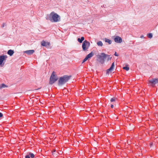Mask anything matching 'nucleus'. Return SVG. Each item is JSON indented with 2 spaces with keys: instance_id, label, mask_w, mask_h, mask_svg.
<instances>
[{
  "instance_id": "f257e3e1",
  "label": "nucleus",
  "mask_w": 158,
  "mask_h": 158,
  "mask_svg": "<svg viewBox=\"0 0 158 158\" xmlns=\"http://www.w3.org/2000/svg\"><path fill=\"white\" fill-rule=\"evenodd\" d=\"M46 19L54 22H57L60 20V16L54 12H52L50 15H48L46 17Z\"/></svg>"
},
{
  "instance_id": "f03ea898",
  "label": "nucleus",
  "mask_w": 158,
  "mask_h": 158,
  "mask_svg": "<svg viewBox=\"0 0 158 158\" xmlns=\"http://www.w3.org/2000/svg\"><path fill=\"white\" fill-rule=\"evenodd\" d=\"M71 76L64 75L60 77L58 82V85L60 86L65 84L70 79Z\"/></svg>"
},
{
  "instance_id": "7ed1b4c3",
  "label": "nucleus",
  "mask_w": 158,
  "mask_h": 158,
  "mask_svg": "<svg viewBox=\"0 0 158 158\" xmlns=\"http://www.w3.org/2000/svg\"><path fill=\"white\" fill-rule=\"evenodd\" d=\"M107 56L105 53L102 52L100 55H97L98 60L102 64H103L104 63L105 60Z\"/></svg>"
},
{
  "instance_id": "20e7f679",
  "label": "nucleus",
  "mask_w": 158,
  "mask_h": 158,
  "mask_svg": "<svg viewBox=\"0 0 158 158\" xmlns=\"http://www.w3.org/2000/svg\"><path fill=\"white\" fill-rule=\"evenodd\" d=\"M55 72L53 71L50 77L49 84L52 85L58 79V77L54 74Z\"/></svg>"
},
{
  "instance_id": "39448f33",
  "label": "nucleus",
  "mask_w": 158,
  "mask_h": 158,
  "mask_svg": "<svg viewBox=\"0 0 158 158\" xmlns=\"http://www.w3.org/2000/svg\"><path fill=\"white\" fill-rule=\"evenodd\" d=\"M7 58V56L6 55H2L0 56V67H3L5 64V62L6 59Z\"/></svg>"
},
{
  "instance_id": "423d86ee",
  "label": "nucleus",
  "mask_w": 158,
  "mask_h": 158,
  "mask_svg": "<svg viewBox=\"0 0 158 158\" xmlns=\"http://www.w3.org/2000/svg\"><path fill=\"white\" fill-rule=\"evenodd\" d=\"M90 45L89 42L85 40L83 41L82 44V48L83 51H85L88 49Z\"/></svg>"
},
{
  "instance_id": "0eeeda50",
  "label": "nucleus",
  "mask_w": 158,
  "mask_h": 158,
  "mask_svg": "<svg viewBox=\"0 0 158 158\" xmlns=\"http://www.w3.org/2000/svg\"><path fill=\"white\" fill-rule=\"evenodd\" d=\"M114 41L117 43H121L122 41V39L119 36H116L114 39Z\"/></svg>"
},
{
  "instance_id": "6e6552de",
  "label": "nucleus",
  "mask_w": 158,
  "mask_h": 158,
  "mask_svg": "<svg viewBox=\"0 0 158 158\" xmlns=\"http://www.w3.org/2000/svg\"><path fill=\"white\" fill-rule=\"evenodd\" d=\"M150 83L155 85L158 83V78H153L149 80Z\"/></svg>"
},
{
  "instance_id": "1a4fd4ad",
  "label": "nucleus",
  "mask_w": 158,
  "mask_h": 158,
  "mask_svg": "<svg viewBox=\"0 0 158 158\" xmlns=\"http://www.w3.org/2000/svg\"><path fill=\"white\" fill-rule=\"evenodd\" d=\"M114 62H113L112 64L111 65L110 68L106 70V73L109 74V72L112 70L114 69Z\"/></svg>"
},
{
  "instance_id": "9d476101",
  "label": "nucleus",
  "mask_w": 158,
  "mask_h": 158,
  "mask_svg": "<svg viewBox=\"0 0 158 158\" xmlns=\"http://www.w3.org/2000/svg\"><path fill=\"white\" fill-rule=\"evenodd\" d=\"M114 62H113L112 64L111 65L110 68L106 70V73L109 74V72L112 70L114 69Z\"/></svg>"
},
{
  "instance_id": "9b49d317",
  "label": "nucleus",
  "mask_w": 158,
  "mask_h": 158,
  "mask_svg": "<svg viewBox=\"0 0 158 158\" xmlns=\"http://www.w3.org/2000/svg\"><path fill=\"white\" fill-rule=\"evenodd\" d=\"M34 50H30L24 51L23 52L24 53L27 54L28 55H30L32 54L34 52Z\"/></svg>"
},
{
  "instance_id": "f8f14e48",
  "label": "nucleus",
  "mask_w": 158,
  "mask_h": 158,
  "mask_svg": "<svg viewBox=\"0 0 158 158\" xmlns=\"http://www.w3.org/2000/svg\"><path fill=\"white\" fill-rule=\"evenodd\" d=\"M41 45L43 46H46L47 45H49L50 43L48 42H46L43 40L41 43Z\"/></svg>"
},
{
  "instance_id": "ddd939ff",
  "label": "nucleus",
  "mask_w": 158,
  "mask_h": 158,
  "mask_svg": "<svg viewBox=\"0 0 158 158\" xmlns=\"http://www.w3.org/2000/svg\"><path fill=\"white\" fill-rule=\"evenodd\" d=\"M94 55V53L92 52H91L90 53L87 55L86 57H87V58L88 59L92 57Z\"/></svg>"
},
{
  "instance_id": "4468645a",
  "label": "nucleus",
  "mask_w": 158,
  "mask_h": 158,
  "mask_svg": "<svg viewBox=\"0 0 158 158\" xmlns=\"http://www.w3.org/2000/svg\"><path fill=\"white\" fill-rule=\"evenodd\" d=\"M8 54L10 56H11L14 53L13 50L11 49L9 50L7 52Z\"/></svg>"
},
{
  "instance_id": "2eb2a0df",
  "label": "nucleus",
  "mask_w": 158,
  "mask_h": 158,
  "mask_svg": "<svg viewBox=\"0 0 158 158\" xmlns=\"http://www.w3.org/2000/svg\"><path fill=\"white\" fill-rule=\"evenodd\" d=\"M104 41L108 43L109 44H110L112 43L111 40L105 38L104 39Z\"/></svg>"
},
{
  "instance_id": "dca6fc26",
  "label": "nucleus",
  "mask_w": 158,
  "mask_h": 158,
  "mask_svg": "<svg viewBox=\"0 0 158 158\" xmlns=\"http://www.w3.org/2000/svg\"><path fill=\"white\" fill-rule=\"evenodd\" d=\"M84 40V37H81V38H78L77 41L80 43H81L82 41Z\"/></svg>"
},
{
  "instance_id": "f3484780",
  "label": "nucleus",
  "mask_w": 158,
  "mask_h": 158,
  "mask_svg": "<svg viewBox=\"0 0 158 158\" xmlns=\"http://www.w3.org/2000/svg\"><path fill=\"white\" fill-rule=\"evenodd\" d=\"M7 87V86L4 84H2L0 85V89Z\"/></svg>"
},
{
  "instance_id": "a211bd4d",
  "label": "nucleus",
  "mask_w": 158,
  "mask_h": 158,
  "mask_svg": "<svg viewBox=\"0 0 158 158\" xmlns=\"http://www.w3.org/2000/svg\"><path fill=\"white\" fill-rule=\"evenodd\" d=\"M97 44L99 46L102 47L103 45V43L101 41H99L97 43Z\"/></svg>"
},
{
  "instance_id": "6ab92c4d",
  "label": "nucleus",
  "mask_w": 158,
  "mask_h": 158,
  "mask_svg": "<svg viewBox=\"0 0 158 158\" xmlns=\"http://www.w3.org/2000/svg\"><path fill=\"white\" fill-rule=\"evenodd\" d=\"M28 154L31 158H33L34 157L35 155L33 153L31 152H29Z\"/></svg>"
},
{
  "instance_id": "aec40b11",
  "label": "nucleus",
  "mask_w": 158,
  "mask_h": 158,
  "mask_svg": "<svg viewBox=\"0 0 158 158\" xmlns=\"http://www.w3.org/2000/svg\"><path fill=\"white\" fill-rule=\"evenodd\" d=\"M148 37L149 38H151L152 37V33H148L147 34Z\"/></svg>"
},
{
  "instance_id": "412c9836",
  "label": "nucleus",
  "mask_w": 158,
  "mask_h": 158,
  "mask_svg": "<svg viewBox=\"0 0 158 158\" xmlns=\"http://www.w3.org/2000/svg\"><path fill=\"white\" fill-rule=\"evenodd\" d=\"M123 68L124 69H125L127 71H128L129 69V68L128 67H127L126 66H125V67H124Z\"/></svg>"
},
{
  "instance_id": "4be33fe9",
  "label": "nucleus",
  "mask_w": 158,
  "mask_h": 158,
  "mask_svg": "<svg viewBox=\"0 0 158 158\" xmlns=\"http://www.w3.org/2000/svg\"><path fill=\"white\" fill-rule=\"evenodd\" d=\"M88 59L87 58V57H85L83 60V62H82V63H83L85 61H86Z\"/></svg>"
},
{
  "instance_id": "5701e85b",
  "label": "nucleus",
  "mask_w": 158,
  "mask_h": 158,
  "mask_svg": "<svg viewBox=\"0 0 158 158\" xmlns=\"http://www.w3.org/2000/svg\"><path fill=\"white\" fill-rule=\"evenodd\" d=\"M115 101V98H111L110 99L111 102H114Z\"/></svg>"
},
{
  "instance_id": "b1692460",
  "label": "nucleus",
  "mask_w": 158,
  "mask_h": 158,
  "mask_svg": "<svg viewBox=\"0 0 158 158\" xmlns=\"http://www.w3.org/2000/svg\"><path fill=\"white\" fill-rule=\"evenodd\" d=\"M25 158H30V156L29 154L26 155L25 157Z\"/></svg>"
},
{
  "instance_id": "393cba45",
  "label": "nucleus",
  "mask_w": 158,
  "mask_h": 158,
  "mask_svg": "<svg viewBox=\"0 0 158 158\" xmlns=\"http://www.w3.org/2000/svg\"><path fill=\"white\" fill-rule=\"evenodd\" d=\"M114 55L116 56H118V55L117 53L116 52H115Z\"/></svg>"
},
{
  "instance_id": "a878e982",
  "label": "nucleus",
  "mask_w": 158,
  "mask_h": 158,
  "mask_svg": "<svg viewBox=\"0 0 158 158\" xmlns=\"http://www.w3.org/2000/svg\"><path fill=\"white\" fill-rule=\"evenodd\" d=\"M4 26H5V23H3V24L2 25L1 27H2L3 28L4 27Z\"/></svg>"
},
{
  "instance_id": "bb28decb",
  "label": "nucleus",
  "mask_w": 158,
  "mask_h": 158,
  "mask_svg": "<svg viewBox=\"0 0 158 158\" xmlns=\"http://www.w3.org/2000/svg\"><path fill=\"white\" fill-rule=\"evenodd\" d=\"M3 116V114L2 113L0 112V118L2 117Z\"/></svg>"
},
{
  "instance_id": "cd10ccee",
  "label": "nucleus",
  "mask_w": 158,
  "mask_h": 158,
  "mask_svg": "<svg viewBox=\"0 0 158 158\" xmlns=\"http://www.w3.org/2000/svg\"><path fill=\"white\" fill-rule=\"evenodd\" d=\"M113 107H114V105H111V108H113Z\"/></svg>"
},
{
  "instance_id": "c85d7f7f",
  "label": "nucleus",
  "mask_w": 158,
  "mask_h": 158,
  "mask_svg": "<svg viewBox=\"0 0 158 158\" xmlns=\"http://www.w3.org/2000/svg\"><path fill=\"white\" fill-rule=\"evenodd\" d=\"M41 88H39L37 89H35V90H38V89H40Z\"/></svg>"
},
{
  "instance_id": "c756f323",
  "label": "nucleus",
  "mask_w": 158,
  "mask_h": 158,
  "mask_svg": "<svg viewBox=\"0 0 158 158\" xmlns=\"http://www.w3.org/2000/svg\"><path fill=\"white\" fill-rule=\"evenodd\" d=\"M140 37L141 38H143V35H142L140 36Z\"/></svg>"
},
{
  "instance_id": "7c9ffc66",
  "label": "nucleus",
  "mask_w": 158,
  "mask_h": 158,
  "mask_svg": "<svg viewBox=\"0 0 158 158\" xmlns=\"http://www.w3.org/2000/svg\"><path fill=\"white\" fill-rule=\"evenodd\" d=\"M152 145V144H151V145Z\"/></svg>"
},
{
  "instance_id": "2f4dec72",
  "label": "nucleus",
  "mask_w": 158,
  "mask_h": 158,
  "mask_svg": "<svg viewBox=\"0 0 158 158\" xmlns=\"http://www.w3.org/2000/svg\"><path fill=\"white\" fill-rule=\"evenodd\" d=\"M53 152H55V150L54 151H53Z\"/></svg>"
},
{
  "instance_id": "473e14b6",
  "label": "nucleus",
  "mask_w": 158,
  "mask_h": 158,
  "mask_svg": "<svg viewBox=\"0 0 158 158\" xmlns=\"http://www.w3.org/2000/svg\"><path fill=\"white\" fill-rule=\"evenodd\" d=\"M53 152H55V150L54 151H53Z\"/></svg>"
}]
</instances>
